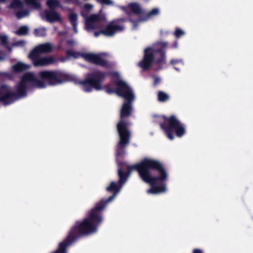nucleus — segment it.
<instances>
[{
	"label": "nucleus",
	"mask_w": 253,
	"mask_h": 253,
	"mask_svg": "<svg viewBox=\"0 0 253 253\" xmlns=\"http://www.w3.org/2000/svg\"><path fill=\"white\" fill-rule=\"evenodd\" d=\"M118 182L112 181L106 190L113 193L107 199H102L96 203L92 209L86 213V217L83 220H78L71 228L67 237L59 243L57 249L51 253H67V248L73 242L83 236L95 233L98 226L103 221L102 212L107 205L112 202L120 191L126 179L123 175L121 170H118Z\"/></svg>",
	"instance_id": "nucleus-1"
},
{
	"label": "nucleus",
	"mask_w": 253,
	"mask_h": 253,
	"mask_svg": "<svg viewBox=\"0 0 253 253\" xmlns=\"http://www.w3.org/2000/svg\"><path fill=\"white\" fill-rule=\"evenodd\" d=\"M168 177L167 170L162 163L154 159L143 158V181L151 186L147 193L158 194L165 192Z\"/></svg>",
	"instance_id": "nucleus-2"
},
{
	"label": "nucleus",
	"mask_w": 253,
	"mask_h": 253,
	"mask_svg": "<svg viewBox=\"0 0 253 253\" xmlns=\"http://www.w3.org/2000/svg\"><path fill=\"white\" fill-rule=\"evenodd\" d=\"M159 46L157 48L147 47L144 50L143 56V71H146L151 68L153 63H155L157 67L156 71L162 70L163 66L167 63L166 48L168 42H160L157 43Z\"/></svg>",
	"instance_id": "nucleus-3"
},
{
	"label": "nucleus",
	"mask_w": 253,
	"mask_h": 253,
	"mask_svg": "<svg viewBox=\"0 0 253 253\" xmlns=\"http://www.w3.org/2000/svg\"><path fill=\"white\" fill-rule=\"evenodd\" d=\"M26 73L23 75L21 81L16 86V92H13L6 84L0 86V102L5 106L8 105L18 99L27 96V85L28 80Z\"/></svg>",
	"instance_id": "nucleus-4"
},
{
	"label": "nucleus",
	"mask_w": 253,
	"mask_h": 253,
	"mask_svg": "<svg viewBox=\"0 0 253 253\" xmlns=\"http://www.w3.org/2000/svg\"><path fill=\"white\" fill-rule=\"evenodd\" d=\"M159 121L160 127L166 133L170 140L174 139L173 134L178 137H181L186 133L184 124L177 119L174 115L169 117L165 116H156Z\"/></svg>",
	"instance_id": "nucleus-5"
},
{
	"label": "nucleus",
	"mask_w": 253,
	"mask_h": 253,
	"mask_svg": "<svg viewBox=\"0 0 253 253\" xmlns=\"http://www.w3.org/2000/svg\"><path fill=\"white\" fill-rule=\"evenodd\" d=\"M122 98L124 99V101L120 110V120L117 124V130L130 131L129 127L131 123L128 119L132 113V103L135 99L132 89Z\"/></svg>",
	"instance_id": "nucleus-6"
},
{
	"label": "nucleus",
	"mask_w": 253,
	"mask_h": 253,
	"mask_svg": "<svg viewBox=\"0 0 253 253\" xmlns=\"http://www.w3.org/2000/svg\"><path fill=\"white\" fill-rule=\"evenodd\" d=\"M107 74L100 71L88 74L84 80L78 82L83 90L86 92H91L93 89L101 90L102 83L104 81Z\"/></svg>",
	"instance_id": "nucleus-7"
},
{
	"label": "nucleus",
	"mask_w": 253,
	"mask_h": 253,
	"mask_svg": "<svg viewBox=\"0 0 253 253\" xmlns=\"http://www.w3.org/2000/svg\"><path fill=\"white\" fill-rule=\"evenodd\" d=\"M41 78L48 85H56L71 81L72 77L58 70L43 71L40 73Z\"/></svg>",
	"instance_id": "nucleus-8"
},
{
	"label": "nucleus",
	"mask_w": 253,
	"mask_h": 253,
	"mask_svg": "<svg viewBox=\"0 0 253 253\" xmlns=\"http://www.w3.org/2000/svg\"><path fill=\"white\" fill-rule=\"evenodd\" d=\"M121 9L127 15L128 21L132 24V29L136 30L142 21V10L137 2H130Z\"/></svg>",
	"instance_id": "nucleus-9"
},
{
	"label": "nucleus",
	"mask_w": 253,
	"mask_h": 253,
	"mask_svg": "<svg viewBox=\"0 0 253 253\" xmlns=\"http://www.w3.org/2000/svg\"><path fill=\"white\" fill-rule=\"evenodd\" d=\"M66 54L69 57L78 58L80 55L89 63L94 64L102 67H108L109 65L108 62L102 58L99 55L93 53H84L81 54L79 52L74 51L72 50H68Z\"/></svg>",
	"instance_id": "nucleus-10"
},
{
	"label": "nucleus",
	"mask_w": 253,
	"mask_h": 253,
	"mask_svg": "<svg viewBox=\"0 0 253 253\" xmlns=\"http://www.w3.org/2000/svg\"><path fill=\"white\" fill-rule=\"evenodd\" d=\"M118 170H121L123 175L127 180L132 171L138 172L139 176L142 179V160L132 165H128L122 161H117Z\"/></svg>",
	"instance_id": "nucleus-11"
},
{
	"label": "nucleus",
	"mask_w": 253,
	"mask_h": 253,
	"mask_svg": "<svg viewBox=\"0 0 253 253\" xmlns=\"http://www.w3.org/2000/svg\"><path fill=\"white\" fill-rule=\"evenodd\" d=\"M116 88H113L110 84L105 86V89L108 94L115 93L118 96L123 97L129 92L132 88L125 81L118 80L115 83Z\"/></svg>",
	"instance_id": "nucleus-12"
},
{
	"label": "nucleus",
	"mask_w": 253,
	"mask_h": 253,
	"mask_svg": "<svg viewBox=\"0 0 253 253\" xmlns=\"http://www.w3.org/2000/svg\"><path fill=\"white\" fill-rule=\"evenodd\" d=\"M117 132L119 136V141L117 144L116 156L124 157L126 153L125 149L130 142L131 132L121 130H117Z\"/></svg>",
	"instance_id": "nucleus-13"
},
{
	"label": "nucleus",
	"mask_w": 253,
	"mask_h": 253,
	"mask_svg": "<svg viewBox=\"0 0 253 253\" xmlns=\"http://www.w3.org/2000/svg\"><path fill=\"white\" fill-rule=\"evenodd\" d=\"M125 21V18H118L110 21L103 29L104 35L106 37H112L116 33L123 31L124 26L120 25L119 23Z\"/></svg>",
	"instance_id": "nucleus-14"
},
{
	"label": "nucleus",
	"mask_w": 253,
	"mask_h": 253,
	"mask_svg": "<svg viewBox=\"0 0 253 253\" xmlns=\"http://www.w3.org/2000/svg\"><path fill=\"white\" fill-rule=\"evenodd\" d=\"M29 58L32 60L35 66H44L53 64L55 62V59L50 56L48 57H40V55L30 53Z\"/></svg>",
	"instance_id": "nucleus-15"
},
{
	"label": "nucleus",
	"mask_w": 253,
	"mask_h": 253,
	"mask_svg": "<svg viewBox=\"0 0 253 253\" xmlns=\"http://www.w3.org/2000/svg\"><path fill=\"white\" fill-rule=\"evenodd\" d=\"M26 74L27 76L26 78L28 80V83H30L32 86L38 88H43L46 87L44 81L43 80L38 79L33 73L30 72L26 73Z\"/></svg>",
	"instance_id": "nucleus-16"
},
{
	"label": "nucleus",
	"mask_w": 253,
	"mask_h": 253,
	"mask_svg": "<svg viewBox=\"0 0 253 253\" xmlns=\"http://www.w3.org/2000/svg\"><path fill=\"white\" fill-rule=\"evenodd\" d=\"M52 44L50 43L47 42L36 46L30 53L41 55L42 53H49L52 51Z\"/></svg>",
	"instance_id": "nucleus-17"
},
{
	"label": "nucleus",
	"mask_w": 253,
	"mask_h": 253,
	"mask_svg": "<svg viewBox=\"0 0 253 253\" xmlns=\"http://www.w3.org/2000/svg\"><path fill=\"white\" fill-rule=\"evenodd\" d=\"M101 20L100 16L98 14H93L86 19L85 26L88 30H93L95 29V24L99 22Z\"/></svg>",
	"instance_id": "nucleus-18"
},
{
	"label": "nucleus",
	"mask_w": 253,
	"mask_h": 253,
	"mask_svg": "<svg viewBox=\"0 0 253 253\" xmlns=\"http://www.w3.org/2000/svg\"><path fill=\"white\" fill-rule=\"evenodd\" d=\"M44 12L47 21L50 23L61 20L59 14L55 10H46Z\"/></svg>",
	"instance_id": "nucleus-19"
},
{
	"label": "nucleus",
	"mask_w": 253,
	"mask_h": 253,
	"mask_svg": "<svg viewBox=\"0 0 253 253\" xmlns=\"http://www.w3.org/2000/svg\"><path fill=\"white\" fill-rule=\"evenodd\" d=\"M160 14L159 9L154 8L151 10L146 12L143 10V22L152 19Z\"/></svg>",
	"instance_id": "nucleus-20"
},
{
	"label": "nucleus",
	"mask_w": 253,
	"mask_h": 253,
	"mask_svg": "<svg viewBox=\"0 0 253 253\" xmlns=\"http://www.w3.org/2000/svg\"><path fill=\"white\" fill-rule=\"evenodd\" d=\"M69 20L73 27L74 32L77 33L78 15L75 13H70L69 15Z\"/></svg>",
	"instance_id": "nucleus-21"
},
{
	"label": "nucleus",
	"mask_w": 253,
	"mask_h": 253,
	"mask_svg": "<svg viewBox=\"0 0 253 253\" xmlns=\"http://www.w3.org/2000/svg\"><path fill=\"white\" fill-rule=\"evenodd\" d=\"M28 66L24 63L18 62L13 66L12 68L15 73L24 72L28 69Z\"/></svg>",
	"instance_id": "nucleus-22"
},
{
	"label": "nucleus",
	"mask_w": 253,
	"mask_h": 253,
	"mask_svg": "<svg viewBox=\"0 0 253 253\" xmlns=\"http://www.w3.org/2000/svg\"><path fill=\"white\" fill-rule=\"evenodd\" d=\"M46 3L50 10H54L56 8L61 6L58 0H47Z\"/></svg>",
	"instance_id": "nucleus-23"
},
{
	"label": "nucleus",
	"mask_w": 253,
	"mask_h": 253,
	"mask_svg": "<svg viewBox=\"0 0 253 253\" xmlns=\"http://www.w3.org/2000/svg\"><path fill=\"white\" fill-rule=\"evenodd\" d=\"M157 96L158 101L161 102H166L169 98V95L162 91H159L158 92Z\"/></svg>",
	"instance_id": "nucleus-24"
},
{
	"label": "nucleus",
	"mask_w": 253,
	"mask_h": 253,
	"mask_svg": "<svg viewBox=\"0 0 253 253\" xmlns=\"http://www.w3.org/2000/svg\"><path fill=\"white\" fill-rule=\"evenodd\" d=\"M25 1L27 4L31 5L35 9H40L41 8V4L37 0H25Z\"/></svg>",
	"instance_id": "nucleus-25"
},
{
	"label": "nucleus",
	"mask_w": 253,
	"mask_h": 253,
	"mask_svg": "<svg viewBox=\"0 0 253 253\" xmlns=\"http://www.w3.org/2000/svg\"><path fill=\"white\" fill-rule=\"evenodd\" d=\"M29 31V28L27 26H21L15 32V33L19 36L26 35Z\"/></svg>",
	"instance_id": "nucleus-26"
},
{
	"label": "nucleus",
	"mask_w": 253,
	"mask_h": 253,
	"mask_svg": "<svg viewBox=\"0 0 253 253\" xmlns=\"http://www.w3.org/2000/svg\"><path fill=\"white\" fill-rule=\"evenodd\" d=\"M45 29L44 28H36L34 30V34L35 36H43L45 35Z\"/></svg>",
	"instance_id": "nucleus-27"
},
{
	"label": "nucleus",
	"mask_w": 253,
	"mask_h": 253,
	"mask_svg": "<svg viewBox=\"0 0 253 253\" xmlns=\"http://www.w3.org/2000/svg\"><path fill=\"white\" fill-rule=\"evenodd\" d=\"M22 5V2L20 0H13L10 4V7L12 8H21Z\"/></svg>",
	"instance_id": "nucleus-28"
},
{
	"label": "nucleus",
	"mask_w": 253,
	"mask_h": 253,
	"mask_svg": "<svg viewBox=\"0 0 253 253\" xmlns=\"http://www.w3.org/2000/svg\"><path fill=\"white\" fill-rule=\"evenodd\" d=\"M28 14V12L25 10H21L16 12V15L18 19H21Z\"/></svg>",
	"instance_id": "nucleus-29"
},
{
	"label": "nucleus",
	"mask_w": 253,
	"mask_h": 253,
	"mask_svg": "<svg viewBox=\"0 0 253 253\" xmlns=\"http://www.w3.org/2000/svg\"><path fill=\"white\" fill-rule=\"evenodd\" d=\"M185 34L184 32L180 29L176 28L173 34L176 38H179Z\"/></svg>",
	"instance_id": "nucleus-30"
},
{
	"label": "nucleus",
	"mask_w": 253,
	"mask_h": 253,
	"mask_svg": "<svg viewBox=\"0 0 253 253\" xmlns=\"http://www.w3.org/2000/svg\"><path fill=\"white\" fill-rule=\"evenodd\" d=\"M0 39H1V43L6 45L8 42V38L6 36H0Z\"/></svg>",
	"instance_id": "nucleus-31"
},
{
	"label": "nucleus",
	"mask_w": 253,
	"mask_h": 253,
	"mask_svg": "<svg viewBox=\"0 0 253 253\" xmlns=\"http://www.w3.org/2000/svg\"><path fill=\"white\" fill-rule=\"evenodd\" d=\"M103 29H102L99 31H96L94 33V35L95 37H98L100 34H102L104 35V33L103 32Z\"/></svg>",
	"instance_id": "nucleus-32"
},
{
	"label": "nucleus",
	"mask_w": 253,
	"mask_h": 253,
	"mask_svg": "<svg viewBox=\"0 0 253 253\" xmlns=\"http://www.w3.org/2000/svg\"><path fill=\"white\" fill-rule=\"evenodd\" d=\"M100 2L102 4L109 5L112 3V1L111 0H100Z\"/></svg>",
	"instance_id": "nucleus-33"
},
{
	"label": "nucleus",
	"mask_w": 253,
	"mask_h": 253,
	"mask_svg": "<svg viewBox=\"0 0 253 253\" xmlns=\"http://www.w3.org/2000/svg\"><path fill=\"white\" fill-rule=\"evenodd\" d=\"M160 82V79L159 77H155L154 78V85H157L159 84Z\"/></svg>",
	"instance_id": "nucleus-34"
},
{
	"label": "nucleus",
	"mask_w": 253,
	"mask_h": 253,
	"mask_svg": "<svg viewBox=\"0 0 253 253\" xmlns=\"http://www.w3.org/2000/svg\"><path fill=\"white\" fill-rule=\"evenodd\" d=\"M192 253H203V251L198 249H195L193 250Z\"/></svg>",
	"instance_id": "nucleus-35"
},
{
	"label": "nucleus",
	"mask_w": 253,
	"mask_h": 253,
	"mask_svg": "<svg viewBox=\"0 0 253 253\" xmlns=\"http://www.w3.org/2000/svg\"><path fill=\"white\" fill-rule=\"evenodd\" d=\"M67 44L69 45H73L74 44V41L72 40H69L66 41Z\"/></svg>",
	"instance_id": "nucleus-36"
},
{
	"label": "nucleus",
	"mask_w": 253,
	"mask_h": 253,
	"mask_svg": "<svg viewBox=\"0 0 253 253\" xmlns=\"http://www.w3.org/2000/svg\"><path fill=\"white\" fill-rule=\"evenodd\" d=\"M170 63L171 65H174L175 64L178 63V61L175 59H171Z\"/></svg>",
	"instance_id": "nucleus-37"
},
{
	"label": "nucleus",
	"mask_w": 253,
	"mask_h": 253,
	"mask_svg": "<svg viewBox=\"0 0 253 253\" xmlns=\"http://www.w3.org/2000/svg\"><path fill=\"white\" fill-rule=\"evenodd\" d=\"M138 66L142 69V59L139 61L138 63Z\"/></svg>",
	"instance_id": "nucleus-38"
},
{
	"label": "nucleus",
	"mask_w": 253,
	"mask_h": 253,
	"mask_svg": "<svg viewBox=\"0 0 253 253\" xmlns=\"http://www.w3.org/2000/svg\"><path fill=\"white\" fill-rule=\"evenodd\" d=\"M172 46L174 48H177V42L176 41L174 42L173 43Z\"/></svg>",
	"instance_id": "nucleus-39"
},
{
	"label": "nucleus",
	"mask_w": 253,
	"mask_h": 253,
	"mask_svg": "<svg viewBox=\"0 0 253 253\" xmlns=\"http://www.w3.org/2000/svg\"><path fill=\"white\" fill-rule=\"evenodd\" d=\"M6 0H0V2H5Z\"/></svg>",
	"instance_id": "nucleus-40"
}]
</instances>
